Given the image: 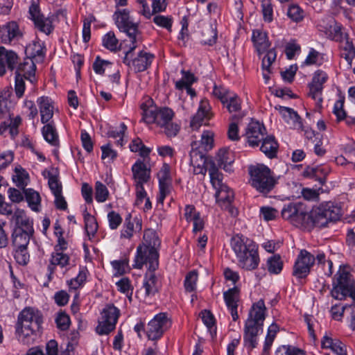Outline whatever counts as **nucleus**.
I'll list each match as a JSON object with an SVG mask.
<instances>
[{"instance_id":"nucleus-1","label":"nucleus","mask_w":355,"mask_h":355,"mask_svg":"<svg viewBox=\"0 0 355 355\" xmlns=\"http://www.w3.org/2000/svg\"><path fill=\"white\" fill-rule=\"evenodd\" d=\"M144 244L137 247L133 267L141 269L144 264H148L150 270H156L159 266L157 249L161 241L157 232L152 229L144 232Z\"/></svg>"},{"instance_id":"nucleus-2","label":"nucleus","mask_w":355,"mask_h":355,"mask_svg":"<svg viewBox=\"0 0 355 355\" xmlns=\"http://www.w3.org/2000/svg\"><path fill=\"white\" fill-rule=\"evenodd\" d=\"M266 311L263 300L254 303L250 309L243 334L245 345L250 349L255 348L258 345L257 336L263 331Z\"/></svg>"},{"instance_id":"nucleus-3","label":"nucleus","mask_w":355,"mask_h":355,"mask_svg":"<svg viewBox=\"0 0 355 355\" xmlns=\"http://www.w3.org/2000/svg\"><path fill=\"white\" fill-rule=\"evenodd\" d=\"M231 246L238 258L240 267L248 270L257 268L259 257L253 241L237 234L232 238Z\"/></svg>"},{"instance_id":"nucleus-4","label":"nucleus","mask_w":355,"mask_h":355,"mask_svg":"<svg viewBox=\"0 0 355 355\" xmlns=\"http://www.w3.org/2000/svg\"><path fill=\"white\" fill-rule=\"evenodd\" d=\"M42 315L37 309L27 307L19 314L16 324V335L19 340L27 343L28 337L40 331Z\"/></svg>"},{"instance_id":"nucleus-5","label":"nucleus","mask_w":355,"mask_h":355,"mask_svg":"<svg viewBox=\"0 0 355 355\" xmlns=\"http://www.w3.org/2000/svg\"><path fill=\"white\" fill-rule=\"evenodd\" d=\"M336 278V282L334 284L331 295L336 300H343L349 296L354 300L350 325L353 329H355V281L352 278V275L344 268H340Z\"/></svg>"},{"instance_id":"nucleus-6","label":"nucleus","mask_w":355,"mask_h":355,"mask_svg":"<svg viewBox=\"0 0 355 355\" xmlns=\"http://www.w3.org/2000/svg\"><path fill=\"white\" fill-rule=\"evenodd\" d=\"M113 19L115 21L116 26L120 31L125 33L131 41V45L129 50L125 53L123 58V63L129 64L128 55L132 51L137 48V42L138 36L140 35L139 31L138 24L133 22L130 19L129 10L117 8L113 15Z\"/></svg>"},{"instance_id":"nucleus-7","label":"nucleus","mask_w":355,"mask_h":355,"mask_svg":"<svg viewBox=\"0 0 355 355\" xmlns=\"http://www.w3.org/2000/svg\"><path fill=\"white\" fill-rule=\"evenodd\" d=\"M249 173L252 186L261 193H268L277 183V179L274 176L272 172L263 164L250 166Z\"/></svg>"},{"instance_id":"nucleus-8","label":"nucleus","mask_w":355,"mask_h":355,"mask_svg":"<svg viewBox=\"0 0 355 355\" xmlns=\"http://www.w3.org/2000/svg\"><path fill=\"white\" fill-rule=\"evenodd\" d=\"M140 107L143 111L142 121L148 124L156 123L158 126L162 127L167 124V121H172L174 116L171 109L157 107L151 98L141 103Z\"/></svg>"},{"instance_id":"nucleus-9","label":"nucleus","mask_w":355,"mask_h":355,"mask_svg":"<svg viewBox=\"0 0 355 355\" xmlns=\"http://www.w3.org/2000/svg\"><path fill=\"white\" fill-rule=\"evenodd\" d=\"M320 31L323 32L327 38L341 44L349 40L348 34L345 32L343 26L332 17L322 19L318 24Z\"/></svg>"},{"instance_id":"nucleus-10","label":"nucleus","mask_w":355,"mask_h":355,"mask_svg":"<svg viewBox=\"0 0 355 355\" xmlns=\"http://www.w3.org/2000/svg\"><path fill=\"white\" fill-rule=\"evenodd\" d=\"M119 316V311L114 305H107L101 312V317L96 327L100 335L108 334L115 329Z\"/></svg>"},{"instance_id":"nucleus-11","label":"nucleus","mask_w":355,"mask_h":355,"mask_svg":"<svg viewBox=\"0 0 355 355\" xmlns=\"http://www.w3.org/2000/svg\"><path fill=\"white\" fill-rule=\"evenodd\" d=\"M171 326V321L166 313H160L148 323L146 336L148 339L155 340L160 338L163 334Z\"/></svg>"},{"instance_id":"nucleus-12","label":"nucleus","mask_w":355,"mask_h":355,"mask_svg":"<svg viewBox=\"0 0 355 355\" xmlns=\"http://www.w3.org/2000/svg\"><path fill=\"white\" fill-rule=\"evenodd\" d=\"M328 80V75L322 70L316 71L309 84V96L313 99L318 107H322L323 85Z\"/></svg>"},{"instance_id":"nucleus-13","label":"nucleus","mask_w":355,"mask_h":355,"mask_svg":"<svg viewBox=\"0 0 355 355\" xmlns=\"http://www.w3.org/2000/svg\"><path fill=\"white\" fill-rule=\"evenodd\" d=\"M315 263V256L306 250H301L293 266V275L298 278H305Z\"/></svg>"},{"instance_id":"nucleus-14","label":"nucleus","mask_w":355,"mask_h":355,"mask_svg":"<svg viewBox=\"0 0 355 355\" xmlns=\"http://www.w3.org/2000/svg\"><path fill=\"white\" fill-rule=\"evenodd\" d=\"M191 146L190 164L193 167V172L197 175H205L207 170L209 169V162L212 161L208 160L205 153L202 150H199L196 141H192Z\"/></svg>"},{"instance_id":"nucleus-15","label":"nucleus","mask_w":355,"mask_h":355,"mask_svg":"<svg viewBox=\"0 0 355 355\" xmlns=\"http://www.w3.org/2000/svg\"><path fill=\"white\" fill-rule=\"evenodd\" d=\"M268 135L263 124L257 121H251L245 130L247 143L251 147H258L266 136Z\"/></svg>"},{"instance_id":"nucleus-16","label":"nucleus","mask_w":355,"mask_h":355,"mask_svg":"<svg viewBox=\"0 0 355 355\" xmlns=\"http://www.w3.org/2000/svg\"><path fill=\"white\" fill-rule=\"evenodd\" d=\"M29 14L35 26L42 32L49 35L53 30L52 22L49 18L40 15L39 6L33 3L29 8Z\"/></svg>"},{"instance_id":"nucleus-17","label":"nucleus","mask_w":355,"mask_h":355,"mask_svg":"<svg viewBox=\"0 0 355 355\" xmlns=\"http://www.w3.org/2000/svg\"><path fill=\"white\" fill-rule=\"evenodd\" d=\"M18 63V56L12 51H8L4 47H0V76L6 73V69L12 71Z\"/></svg>"},{"instance_id":"nucleus-18","label":"nucleus","mask_w":355,"mask_h":355,"mask_svg":"<svg viewBox=\"0 0 355 355\" xmlns=\"http://www.w3.org/2000/svg\"><path fill=\"white\" fill-rule=\"evenodd\" d=\"M132 51H132L130 55H128V60L130 61V64H128V66L132 65L134 71L136 73L144 71L150 66L154 58V55L141 51L139 53L136 58L131 60L130 57ZM125 64L127 65V64Z\"/></svg>"},{"instance_id":"nucleus-19","label":"nucleus","mask_w":355,"mask_h":355,"mask_svg":"<svg viewBox=\"0 0 355 355\" xmlns=\"http://www.w3.org/2000/svg\"><path fill=\"white\" fill-rule=\"evenodd\" d=\"M215 194L216 202L219 206L224 209H228L229 211L233 214L234 210L231 207V204L234 200V192L229 188L228 186H222L216 189Z\"/></svg>"},{"instance_id":"nucleus-20","label":"nucleus","mask_w":355,"mask_h":355,"mask_svg":"<svg viewBox=\"0 0 355 355\" xmlns=\"http://www.w3.org/2000/svg\"><path fill=\"white\" fill-rule=\"evenodd\" d=\"M142 229L141 220L135 217L132 218L130 215L125 218L122 229L121 230V239H131L134 234L141 232Z\"/></svg>"},{"instance_id":"nucleus-21","label":"nucleus","mask_w":355,"mask_h":355,"mask_svg":"<svg viewBox=\"0 0 355 355\" xmlns=\"http://www.w3.org/2000/svg\"><path fill=\"white\" fill-rule=\"evenodd\" d=\"M135 184H144L150 179V168L141 160H137L132 166Z\"/></svg>"},{"instance_id":"nucleus-22","label":"nucleus","mask_w":355,"mask_h":355,"mask_svg":"<svg viewBox=\"0 0 355 355\" xmlns=\"http://www.w3.org/2000/svg\"><path fill=\"white\" fill-rule=\"evenodd\" d=\"M19 26L15 21H10L0 28V39L3 44H10L21 37Z\"/></svg>"},{"instance_id":"nucleus-23","label":"nucleus","mask_w":355,"mask_h":355,"mask_svg":"<svg viewBox=\"0 0 355 355\" xmlns=\"http://www.w3.org/2000/svg\"><path fill=\"white\" fill-rule=\"evenodd\" d=\"M34 60H32L30 58H26L23 62H21L18 64L17 67H16V74H21V76L31 81V83H34L35 81V71H36V65Z\"/></svg>"},{"instance_id":"nucleus-24","label":"nucleus","mask_w":355,"mask_h":355,"mask_svg":"<svg viewBox=\"0 0 355 355\" xmlns=\"http://www.w3.org/2000/svg\"><path fill=\"white\" fill-rule=\"evenodd\" d=\"M37 103L40 107L41 122L46 123L50 121L53 116V105L51 98L42 96L37 98Z\"/></svg>"},{"instance_id":"nucleus-25","label":"nucleus","mask_w":355,"mask_h":355,"mask_svg":"<svg viewBox=\"0 0 355 355\" xmlns=\"http://www.w3.org/2000/svg\"><path fill=\"white\" fill-rule=\"evenodd\" d=\"M260 150L269 159L277 157L279 144L273 135H266L261 141Z\"/></svg>"},{"instance_id":"nucleus-26","label":"nucleus","mask_w":355,"mask_h":355,"mask_svg":"<svg viewBox=\"0 0 355 355\" xmlns=\"http://www.w3.org/2000/svg\"><path fill=\"white\" fill-rule=\"evenodd\" d=\"M34 232L24 230L19 227H15L12 233V243L15 248L27 247L30 238Z\"/></svg>"},{"instance_id":"nucleus-27","label":"nucleus","mask_w":355,"mask_h":355,"mask_svg":"<svg viewBox=\"0 0 355 355\" xmlns=\"http://www.w3.org/2000/svg\"><path fill=\"white\" fill-rule=\"evenodd\" d=\"M11 220L15 223V227H19L24 230L34 232L33 221L26 215L23 209H16L12 216Z\"/></svg>"},{"instance_id":"nucleus-28","label":"nucleus","mask_w":355,"mask_h":355,"mask_svg":"<svg viewBox=\"0 0 355 355\" xmlns=\"http://www.w3.org/2000/svg\"><path fill=\"white\" fill-rule=\"evenodd\" d=\"M322 347L330 349L336 355H347L345 345L338 339L325 335L321 341Z\"/></svg>"},{"instance_id":"nucleus-29","label":"nucleus","mask_w":355,"mask_h":355,"mask_svg":"<svg viewBox=\"0 0 355 355\" xmlns=\"http://www.w3.org/2000/svg\"><path fill=\"white\" fill-rule=\"evenodd\" d=\"M322 210H325L329 224L338 220L341 216V207L333 202H325L320 205Z\"/></svg>"},{"instance_id":"nucleus-30","label":"nucleus","mask_w":355,"mask_h":355,"mask_svg":"<svg viewBox=\"0 0 355 355\" xmlns=\"http://www.w3.org/2000/svg\"><path fill=\"white\" fill-rule=\"evenodd\" d=\"M69 257L63 253V252L55 251L51 254L50 264L48 266V271L49 272V277L54 272L55 268L58 266L64 268L69 264Z\"/></svg>"},{"instance_id":"nucleus-31","label":"nucleus","mask_w":355,"mask_h":355,"mask_svg":"<svg viewBox=\"0 0 355 355\" xmlns=\"http://www.w3.org/2000/svg\"><path fill=\"white\" fill-rule=\"evenodd\" d=\"M324 211L325 210H322L320 205L311 210L309 215V219L311 220L313 226L322 228L329 225L327 217Z\"/></svg>"},{"instance_id":"nucleus-32","label":"nucleus","mask_w":355,"mask_h":355,"mask_svg":"<svg viewBox=\"0 0 355 355\" xmlns=\"http://www.w3.org/2000/svg\"><path fill=\"white\" fill-rule=\"evenodd\" d=\"M25 53L27 58H30L37 63L42 62L45 56L44 48L39 42H33L28 45L25 49Z\"/></svg>"},{"instance_id":"nucleus-33","label":"nucleus","mask_w":355,"mask_h":355,"mask_svg":"<svg viewBox=\"0 0 355 355\" xmlns=\"http://www.w3.org/2000/svg\"><path fill=\"white\" fill-rule=\"evenodd\" d=\"M217 164L220 168H223L225 171H232V164L234 161V154L229 149H220L217 155Z\"/></svg>"},{"instance_id":"nucleus-34","label":"nucleus","mask_w":355,"mask_h":355,"mask_svg":"<svg viewBox=\"0 0 355 355\" xmlns=\"http://www.w3.org/2000/svg\"><path fill=\"white\" fill-rule=\"evenodd\" d=\"M149 270L145 275L143 288L145 290V296L154 295L158 292L159 286L157 282V278L155 276L154 271Z\"/></svg>"},{"instance_id":"nucleus-35","label":"nucleus","mask_w":355,"mask_h":355,"mask_svg":"<svg viewBox=\"0 0 355 355\" xmlns=\"http://www.w3.org/2000/svg\"><path fill=\"white\" fill-rule=\"evenodd\" d=\"M252 38L259 54L266 51L270 45L266 33L260 30H254Z\"/></svg>"},{"instance_id":"nucleus-36","label":"nucleus","mask_w":355,"mask_h":355,"mask_svg":"<svg viewBox=\"0 0 355 355\" xmlns=\"http://www.w3.org/2000/svg\"><path fill=\"white\" fill-rule=\"evenodd\" d=\"M42 132L44 139L48 143L54 146H59L58 135L53 121L46 123L42 128Z\"/></svg>"},{"instance_id":"nucleus-37","label":"nucleus","mask_w":355,"mask_h":355,"mask_svg":"<svg viewBox=\"0 0 355 355\" xmlns=\"http://www.w3.org/2000/svg\"><path fill=\"white\" fill-rule=\"evenodd\" d=\"M329 173L327 167L316 166L309 168L305 171L307 176L318 180L320 185H323L326 182V177Z\"/></svg>"},{"instance_id":"nucleus-38","label":"nucleus","mask_w":355,"mask_h":355,"mask_svg":"<svg viewBox=\"0 0 355 355\" xmlns=\"http://www.w3.org/2000/svg\"><path fill=\"white\" fill-rule=\"evenodd\" d=\"M207 103L201 102L197 113L193 116L190 126L193 130H198L202 124L205 118L208 115L209 109Z\"/></svg>"},{"instance_id":"nucleus-39","label":"nucleus","mask_w":355,"mask_h":355,"mask_svg":"<svg viewBox=\"0 0 355 355\" xmlns=\"http://www.w3.org/2000/svg\"><path fill=\"white\" fill-rule=\"evenodd\" d=\"M279 113L286 121L289 122L290 120H292L295 127L299 128L302 127L301 117L293 109L286 107H280Z\"/></svg>"},{"instance_id":"nucleus-40","label":"nucleus","mask_w":355,"mask_h":355,"mask_svg":"<svg viewBox=\"0 0 355 355\" xmlns=\"http://www.w3.org/2000/svg\"><path fill=\"white\" fill-rule=\"evenodd\" d=\"M209 165L208 171L210 176L211 183L215 189H218V187H222V186H225L226 184L223 183V175L218 171V168L216 164L214 162H211Z\"/></svg>"},{"instance_id":"nucleus-41","label":"nucleus","mask_w":355,"mask_h":355,"mask_svg":"<svg viewBox=\"0 0 355 355\" xmlns=\"http://www.w3.org/2000/svg\"><path fill=\"white\" fill-rule=\"evenodd\" d=\"M300 205L289 203L285 205L282 211V216L284 219L293 220L304 214V211H300Z\"/></svg>"},{"instance_id":"nucleus-42","label":"nucleus","mask_w":355,"mask_h":355,"mask_svg":"<svg viewBox=\"0 0 355 355\" xmlns=\"http://www.w3.org/2000/svg\"><path fill=\"white\" fill-rule=\"evenodd\" d=\"M279 331V327L277 324L272 323L268 329L267 335L265 339L262 355H269V352L272 343Z\"/></svg>"},{"instance_id":"nucleus-43","label":"nucleus","mask_w":355,"mask_h":355,"mask_svg":"<svg viewBox=\"0 0 355 355\" xmlns=\"http://www.w3.org/2000/svg\"><path fill=\"white\" fill-rule=\"evenodd\" d=\"M24 193L25 195L26 200L31 209L35 211H38V207L41 202L39 193L32 189H24Z\"/></svg>"},{"instance_id":"nucleus-44","label":"nucleus","mask_w":355,"mask_h":355,"mask_svg":"<svg viewBox=\"0 0 355 355\" xmlns=\"http://www.w3.org/2000/svg\"><path fill=\"white\" fill-rule=\"evenodd\" d=\"M223 296L228 309L238 307L239 289L237 287H233L224 292Z\"/></svg>"},{"instance_id":"nucleus-45","label":"nucleus","mask_w":355,"mask_h":355,"mask_svg":"<svg viewBox=\"0 0 355 355\" xmlns=\"http://www.w3.org/2000/svg\"><path fill=\"white\" fill-rule=\"evenodd\" d=\"M85 228L88 236H94L98 230V223L95 217L85 210L83 213Z\"/></svg>"},{"instance_id":"nucleus-46","label":"nucleus","mask_w":355,"mask_h":355,"mask_svg":"<svg viewBox=\"0 0 355 355\" xmlns=\"http://www.w3.org/2000/svg\"><path fill=\"white\" fill-rule=\"evenodd\" d=\"M217 32L211 26L205 27L201 33L200 42L205 45L212 46L216 42Z\"/></svg>"},{"instance_id":"nucleus-47","label":"nucleus","mask_w":355,"mask_h":355,"mask_svg":"<svg viewBox=\"0 0 355 355\" xmlns=\"http://www.w3.org/2000/svg\"><path fill=\"white\" fill-rule=\"evenodd\" d=\"M341 48L343 49L341 57L347 61L348 67H351L352 60L355 58V48L349 40H346L345 42L342 44Z\"/></svg>"},{"instance_id":"nucleus-48","label":"nucleus","mask_w":355,"mask_h":355,"mask_svg":"<svg viewBox=\"0 0 355 355\" xmlns=\"http://www.w3.org/2000/svg\"><path fill=\"white\" fill-rule=\"evenodd\" d=\"M267 268L271 274L277 275L280 273L283 268V261L279 254H275L268 259Z\"/></svg>"},{"instance_id":"nucleus-49","label":"nucleus","mask_w":355,"mask_h":355,"mask_svg":"<svg viewBox=\"0 0 355 355\" xmlns=\"http://www.w3.org/2000/svg\"><path fill=\"white\" fill-rule=\"evenodd\" d=\"M103 45L111 51H116L119 49V41L114 33L112 31L107 33L103 38Z\"/></svg>"},{"instance_id":"nucleus-50","label":"nucleus","mask_w":355,"mask_h":355,"mask_svg":"<svg viewBox=\"0 0 355 355\" xmlns=\"http://www.w3.org/2000/svg\"><path fill=\"white\" fill-rule=\"evenodd\" d=\"M153 22L158 26L166 28L169 32L172 31L173 19L171 16L155 15L153 17Z\"/></svg>"},{"instance_id":"nucleus-51","label":"nucleus","mask_w":355,"mask_h":355,"mask_svg":"<svg viewBox=\"0 0 355 355\" xmlns=\"http://www.w3.org/2000/svg\"><path fill=\"white\" fill-rule=\"evenodd\" d=\"M213 134L211 132L205 131L201 135L200 141H197L199 150L201 148L202 151H207L213 147Z\"/></svg>"},{"instance_id":"nucleus-52","label":"nucleus","mask_w":355,"mask_h":355,"mask_svg":"<svg viewBox=\"0 0 355 355\" xmlns=\"http://www.w3.org/2000/svg\"><path fill=\"white\" fill-rule=\"evenodd\" d=\"M241 101L237 95L234 94H232L227 99V102L225 105H223L226 107L229 112H236L241 110Z\"/></svg>"},{"instance_id":"nucleus-53","label":"nucleus","mask_w":355,"mask_h":355,"mask_svg":"<svg viewBox=\"0 0 355 355\" xmlns=\"http://www.w3.org/2000/svg\"><path fill=\"white\" fill-rule=\"evenodd\" d=\"M109 196V191L105 184L101 182H96L95 185V199L98 202H105Z\"/></svg>"},{"instance_id":"nucleus-54","label":"nucleus","mask_w":355,"mask_h":355,"mask_svg":"<svg viewBox=\"0 0 355 355\" xmlns=\"http://www.w3.org/2000/svg\"><path fill=\"white\" fill-rule=\"evenodd\" d=\"M288 17L295 22L301 21L304 17L303 10L297 5H291L287 10Z\"/></svg>"},{"instance_id":"nucleus-55","label":"nucleus","mask_w":355,"mask_h":355,"mask_svg":"<svg viewBox=\"0 0 355 355\" xmlns=\"http://www.w3.org/2000/svg\"><path fill=\"white\" fill-rule=\"evenodd\" d=\"M87 275V268L85 267L80 268L77 277L70 281L69 287L72 289H77L81 286L86 281Z\"/></svg>"},{"instance_id":"nucleus-56","label":"nucleus","mask_w":355,"mask_h":355,"mask_svg":"<svg viewBox=\"0 0 355 355\" xmlns=\"http://www.w3.org/2000/svg\"><path fill=\"white\" fill-rule=\"evenodd\" d=\"M198 280V272L196 270L190 271L184 279V288L187 292H192L196 288V282Z\"/></svg>"},{"instance_id":"nucleus-57","label":"nucleus","mask_w":355,"mask_h":355,"mask_svg":"<svg viewBox=\"0 0 355 355\" xmlns=\"http://www.w3.org/2000/svg\"><path fill=\"white\" fill-rule=\"evenodd\" d=\"M117 289L126 295V296L131 300L132 295V287L130 284V281L128 278H121L119 282L116 283Z\"/></svg>"},{"instance_id":"nucleus-58","label":"nucleus","mask_w":355,"mask_h":355,"mask_svg":"<svg viewBox=\"0 0 355 355\" xmlns=\"http://www.w3.org/2000/svg\"><path fill=\"white\" fill-rule=\"evenodd\" d=\"M130 149L132 152H139L141 157H146L150 153V150L146 147L139 138L133 139L130 144Z\"/></svg>"},{"instance_id":"nucleus-59","label":"nucleus","mask_w":355,"mask_h":355,"mask_svg":"<svg viewBox=\"0 0 355 355\" xmlns=\"http://www.w3.org/2000/svg\"><path fill=\"white\" fill-rule=\"evenodd\" d=\"M277 57L276 51L274 49L268 51L266 55L262 59V69L268 73H271L270 66L274 62Z\"/></svg>"},{"instance_id":"nucleus-60","label":"nucleus","mask_w":355,"mask_h":355,"mask_svg":"<svg viewBox=\"0 0 355 355\" xmlns=\"http://www.w3.org/2000/svg\"><path fill=\"white\" fill-rule=\"evenodd\" d=\"M275 355H304V352L291 345H282L277 348Z\"/></svg>"},{"instance_id":"nucleus-61","label":"nucleus","mask_w":355,"mask_h":355,"mask_svg":"<svg viewBox=\"0 0 355 355\" xmlns=\"http://www.w3.org/2000/svg\"><path fill=\"white\" fill-rule=\"evenodd\" d=\"M8 96L7 92H0V115L10 114L11 102L8 100Z\"/></svg>"},{"instance_id":"nucleus-62","label":"nucleus","mask_w":355,"mask_h":355,"mask_svg":"<svg viewBox=\"0 0 355 355\" xmlns=\"http://www.w3.org/2000/svg\"><path fill=\"white\" fill-rule=\"evenodd\" d=\"M26 248H16L14 254L16 261L22 266L26 265L29 261V254L27 252Z\"/></svg>"},{"instance_id":"nucleus-63","label":"nucleus","mask_w":355,"mask_h":355,"mask_svg":"<svg viewBox=\"0 0 355 355\" xmlns=\"http://www.w3.org/2000/svg\"><path fill=\"white\" fill-rule=\"evenodd\" d=\"M261 8L263 19L266 21L272 20L273 10L270 0H261Z\"/></svg>"},{"instance_id":"nucleus-64","label":"nucleus","mask_w":355,"mask_h":355,"mask_svg":"<svg viewBox=\"0 0 355 355\" xmlns=\"http://www.w3.org/2000/svg\"><path fill=\"white\" fill-rule=\"evenodd\" d=\"M55 322L58 329L62 331H65L69 327L70 319L67 313L64 312H60L58 313V315L55 318Z\"/></svg>"}]
</instances>
